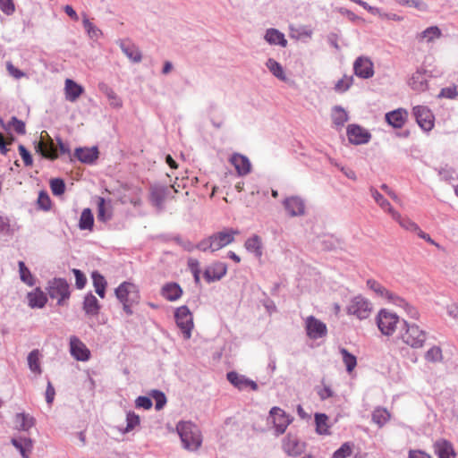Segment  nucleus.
<instances>
[{"instance_id":"1","label":"nucleus","mask_w":458,"mask_h":458,"mask_svg":"<svg viewBox=\"0 0 458 458\" xmlns=\"http://www.w3.org/2000/svg\"><path fill=\"white\" fill-rule=\"evenodd\" d=\"M182 446L189 451L198 450L202 443V437L198 426L191 421H181L176 426Z\"/></svg>"},{"instance_id":"2","label":"nucleus","mask_w":458,"mask_h":458,"mask_svg":"<svg viewBox=\"0 0 458 458\" xmlns=\"http://www.w3.org/2000/svg\"><path fill=\"white\" fill-rule=\"evenodd\" d=\"M115 295L123 303L126 314L131 315L133 313L131 307L138 304L140 299L138 287L132 283L123 282L115 289Z\"/></svg>"},{"instance_id":"3","label":"nucleus","mask_w":458,"mask_h":458,"mask_svg":"<svg viewBox=\"0 0 458 458\" xmlns=\"http://www.w3.org/2000/svg\"><path fill=\"white\" fill-rule=\"evenodd\" d=\"M428 333L414 323L403 320L400 337L402 341L413 349L421 348L427 340Z\"/></svg>"},{"instance_id":"4","label":"nucleus","mask_w":458,"mask_h":458,"mask_svg":"<svg viewBox=\"0 0 458 458\" xmlns=\"http://www.w3.org/2000/svg\"><path fill=\"white\" fill-rule=\"evenodd\" d=\"M47 291L51 299L57 300V305L59 306L65 305L71 295L70 284L66 279L61 277H55L50 280Z\"/></svg>"},{"instance_id":"5","label":"nucleus","mask_w":458,"mask_h":458,"mask_svg":"<svg viewBox=\"0 0 458 458\" xmlns=\"http://www.w3.org/2000/svg\"><path fill=\"white\" fill-rule=\"evenodd\" d=\"M174 318L178 327L183 334V337L190 339L193 328V318L189 308L185 305L177 308L174 312Z\"/></svg>"},{"instance_id":"6","label":"nucleus","mask_w":458,"mask_h":458,"mask_svg":"<svg viewBox=\"0 0 458 458\" xmlns=\"http://www.w3.org/2000/svg\"><path fill=\"white\" fill-rule=\"evenodd\" d=\"M400 322L399 317L386 310H381L377 317L378 329L385 335H392Z\"/></svg>"},{"instance_id":"7","label":"nucleus","mask_w":458,"mask_h":458,"mask_svg":"<svg viewBox=\"0 0 458 458\" xmlns=\"http://www.w3.org/2000/svg\"><path fill=\"white\" fill-rule=\"evenodd\" d=\"M371 310L370 302L361 296L354 297L347 306V313L356 316L360 320L367 318Z\"/></svg>"},{"instance_id":"8","label":"nucleus","mask_w":458,"mask_h":458,"mask_svg":"<svg viewBox=\"0 0 458 458\" xmlns=\"http://www.w3.org/2000/svg\"><path fill=\"white\" fill-rule=\"evenodd\" d=\"M412 111L419 126L425 131H431L435 118L430 109L425 106H417Z\"/></svg>"},{"instance_id":"9","label":"nucleus","mask_w":458,"mask_h":458,"mask_svg":"<svg viewBox=\"0 0 458 458\" xmlns=\"http://www.w3.org/2000/svg\"><path fill=\"white\" fill-rule=\"evenodd\" d=\"M305 327L307 335L311 339H318L324 337L327 333L326 324L316 318L314 316H309L306 318Z\"/></svg>"},{"instance_id":"10","label":"nucleus","mask_w":458,"mask_h":458,"mask_svg":"<svg viewBox=\"0 0 458 458\" xmlns=\"http://www.w3.org/2000/svg\"><path fill=\"white\" fill-rule=\"evenodd\" d=\"M238 231L233 228H226L223 231L214 233L210 235L215 251L227 246L234 241Z\"/></svg>"},{"instance_id":"11","label":"nucleus","mask_w":458,"mask_h":458,"mask_svg":"<svg viewBox=\"0 0 458 458\" xmlns=\"http://www.w3.org/2000/svg\"><path fill=\"white\" fill-rule=\"evenodd\" d=\"M269 414L273 420L277 435L284 434L289 424L292 422V419H290L285 411L279 407H273L270 410Z\"/></svg>"},{"instance_id":"12","label":"nucleus","mask_w":458,"mask_h":458,"mask_svg":"<svg viewBox=\"0 0 458 458\" xmlns=\"http://www.w3.org/2000/svg\"><path fill=\"white\" fill-rule=\"evenodd\" d=\"M347 136L349 141L354 145L368 143L371 138V134L368 131L357 124L348 125Z\"/></svg>"},{"instance_id":"13","label":"nucleus","mask_w":458,"mask_h":458,"mask_svg":"<svg viewBox=\"0 0 458 458\" xmlns=\"http://www.w3.org/2000/svg\"><path fill=\"white\" fill-rule=\"evenodd\" d=\"M47 140H41L35 144V150L44 158L55 160L58 157L57 148L54 140L47 134Z\"/></svg>"},{"instance_id":"14","label":"nucleus","mask_w":458,"mask_h":458,"mask_svg":"<svg viewBox=\"0 0 458 458\" xmlns=\"http://www.w3.org/2000/svg\"><path fill=\"white\" fill-rule=\"evenodd\" d=\"M283 205L290 216H301L305 213V201L299 196L284 199Z\"/></svg>"},{"instance_id":"15","label":"nucleus","mask_w":458,"mask_h":458,"mask_svg":"<svg viewBox=\"0 0 458 458\" xmlns=\"http://www.w3.org/2000/svg\"><path fill=\"white\" fill-rule=\"evenodd\" d=\"M227 380L237 389L243 390L250 387L253 391H257L259 386L257 383L244 375H241L235 371H230L226 374Z\"/></svg>"},{"instance_id":"16","label":"nucleus","mask_w":458,"mask_h":458,"mask_svg":"<svg viewBox=\"0 0 458 458\" xmlns=\"http://www.w3.org/2000/svg\"><path fill=\"white\" fill-rule=\"evenodd\" d=\"M149 191L151 203L158 210H162L164 208L165 200L170 193L169 187L165 185L155 184L150 187Z\"/></svg>"},{"instance_id":"17","label":"nucleus","mask_w":458,"mask_h":458,"mask_svg":"<svg viewBox=\"0 0 458 458\" xmlns=\"http://www.w3.org/2000/svg\"><path fill=\"white\" fill-rule=\"evenodd\" d=\"M353 70L356 76L362 79L371 78L374 74L373 63L369 58L360 56L353 64Z\"/></svg>"},{"instance_id":"18","label":"nucleus","mask_w":458,"mask_h":458,"mask_svg":"<svg viewBox=\"0 0 458 458\" xmlns=\"http://www.w3.org/2000/svg\"><path fill=\"white\" fill-rule=\"evenodd\" d=\"M71 354L77 360L86 361L90 357V352L86 345L76 336L70 338Z\"/></svg>"},{"instance_id":"19","label":"nucleus","mask_w":458,"mask_h":458,"mask_svg":"<svg viewBox=\"0 0 458 458\" xmlns=\"http://www.w3.org/2000/svg\"><path fill=\"white\" fill-rule=\"evenodd\" d=\"M227 272V265L224 262H216L208 267L204 271V278L207 282L219 281L225 276Z\"/></svg>"},{"instance_id":"20","label":"nucleus","mask_w":458,"mask_h":458,"mask_svg":"<svg viewBox=\"0 0 458 458\" xmlns=\"http://www.w3.org/2000/svg\"><path fill=\"white\" fill-rule=\"evenodd\" d=\"M98 149L92 148H77L74 151V157L84 164H93L98 158Z\"/></svg>"},{"instance_id":"21","label":"nucleus","mask_w":458,"mask_h":458,"mask_svg":"<svg viewBox=\"0 0 458 458\" xmlns=\"http://www.w3.org/2000/svg\"><path fill=\"white\" fill-rule=\"evenodd\" d=\"M231 164L234 166L238 174L246 175L250 172L251 165L249 158L242 154L234 153L230 157Z\"/></svg>"},{"instance_id":"22","label":"nucleus","mask_w":458,"mask_h":458,"mask_svg":"<svg viewBox=\"0 0 458 458\" xmlns=\"http://www.w3.org/2000/svg\"><path fill=\"white\" fill-rule=\"evenodd\" d=\"M408 113L403 108L391 111L386 114V122L394 128H402L407 120Z\"/></svg>"},{"instance_id":"23","label":"nucleus","mask_w":458,"mask_h":458,"mask_svg":"<svg viewBox=\"0 0 458 458\" xmlns=\"http://www.w3.org/2000/svg\"><path fill=\"white\" fill-rule=\"evenodd\" d=\"M434 450L438 458H455L456 456L453 445L445 439L436 441Z\"/></svg>"},{"instance_id":"24","label":"nucleus","mask_w":458,"mask_h":458,"mask_svg":"<svg viewBox=\"0 0 458 458\" xmlns=\"http://www.w3.org/2000/svg\"><path fill=\"white\" fill-rule=\"evenodd\" d=\"M123 53L133 63H140L142 59L141 52L139 47L130 41L122 40L119 44Z\"/></svg>"},{"instance_id":"25","label":"nucleus","mask_w":458,"mask_h":458,"mask_svg":"<svg viewBox=\"0 0 458 458\" xmlns=\"http://www.w3.org/2000/svg\"><path fill=\"white\" fill-rule=\"evenodd\" d=\"M27 299L30 307L33 309H41L47 301V294L39 287H37L33 292L29 293L27 294Z\"/></svg>"},{"instance_id":"26","label":"nucleus","mask_w":458,"mask_h":458,"mask_svg":"<svg viewBox=\"0 0 458 458\" xmlns=\"http://www.w3.org/2000/svg\"><path fill=\"white\" fill-rule=\"evenodd\" d=\"M409 85L413 90L425 91L428 89V76L425 72L420 70L415 72L409 81Z\"/></svg>"},{"instance_id":"27","label":"nucleus","mask_w":458,"mask_h":458,"mask_svg":"<svg viewBox=\"0 0 458 458\" xmlns=\"http://www.w3.org/2000/svg\"><path fill=\"white\" fill-rule=\"evenodd\" d=\"M161 295L167 301H177L182 295V289L177 283H167L161 289Z\"/></svg>"},{"instance_id":"28","label":"nucleus","mask_w":458,"mask_h":458,"mask_svg":"<svg viewBox=\"0 0 458 458\" xmlns=\"http://www.w3.org/2000/svg\"><path fill=\"white\" fill-rule=\"evenodd\" d=\"M65 98L70 102H75L83 93V88L71 79L65 81Z\"/></svg>"},{"instance_id":"29","label":"nucleus","mask_w":458,"mask_h":458,"mask_svg":"<svg viewBox=\"0 0 458 458\" xmlns=\"http://www.w3.org/2000/svg\"><path fill=\"white\" fill-rule=\"evenodd\" d=\"M264 38L270 45H279L283 47L287 46L284 35L276 29L267 30Z\"/></svg>"},{"instance_id":"30","label":"nucleus","mask_w":458,"mask_h":458,"mask_svg":"<svg viewBox=\"0 0 458 458\" xmlns=\"http://www.w3.org/2000/svg\"><path fill=\"white\" fill-rule=\"evenodd\" d=\"M83 310L87 315L96 316L99 313L100 304L92 293L86 294L83 301Z\"/></svg>"},{"instance_id":"31","label":"nucleus","mask_w":458,"mask_h":458,"mask_svg":"<svg viewBox=\"0 0 458 458\" xmlns=\"http://www.w3.org/2000/svg\"><path fill=\"white\" fill-rule=\"evenodd\" d=\"M391 216L393 219L398 222V224L407 231L417 233L418 230L420 229L419 225L416 223H414L408 217H403L401 214L395 211L394 209H391Z\"/></svg>"},{"instance_id":"32","label":"nucleus","mask_w":458,"mask_h":458,"mask_svg":"<svg viewBox=\"0 0 458 458\" xmlns=\"http://www.w3.org/2000/svg\"><path fill=\"white\" fill-rule=\"evenodd\" d=\"M244 246L248 251L254 253L257 258L262 256V242L259 235H253L248 238Z\"/></svg>"},{"instance_id":"33","label":"nucleus","mask_w":458,"mask_h":458,"mask_svg":"<svg viewBox=\"0 0 458 458\" xmlns=\"http://www.w3.org/2000/svg\"><path fill=\"white\" fill-rule=\"evenodd\" d=\"M15 423L18 429L27 431L35 425V419L24 412L17 413L15 415Z\"/></svg>"},{"instance_id":"34","label":"nucleus","mask_w":458,"mask_h":458,"mask_svg":"<svg viewBox=\"0 0 458 458\" xmlns=\"http://www.w3.org/2000/svg\"><path fill=\"white\" fill-rule=\"evenodd\" d=\"M371 418L375 424L382 428L390 420L391 414L386 408L377 407L373 411Z\"/></svg>"},{"instance_id":"35","label":"nucleus","mask_w":458,"mask_h":458,"mask_svg":"<svg viewBox=\"0 0 458 458\" xmlns=\"http://www.w3.org/2000/svg\"><path fill=\"white\" fill-rule=\"evenodd\" d=\"M348 118L346 111L342 106H334L332 110V120L336 128H342L348 121Z\"/></svg>"},{"instance_id":"36","label":"nucleus","mask_w":458,"mask_h":458,"mask_svg":"<svg viewBox=\"0 0 458 458\" xmlns=\"http://www.w3.org/2000/svg\"><path fill=\"white\" fill-rule=\"evenodd\" d=\"M82 16H83L82 24H83V27H84L88 36L91 39H95V40H97L99 38H101L103 36V33H102L101 30H99L96 25H94L89 20V18H88L86 13H83Z\"/></svg>"},{"instance_id":"37","label":"nucleus","mask_w":458,"mask_h":458,"mask_svg":"<svg viewBox=\"0 0 458 458\" xmlns=\"http://www.w3.org/2000/svg\"><path fill=\"white\" fill-rule=\"evenodd\" d=\"M328 417L325 413L315 414L316 432L319 435H330Z\"/></svg>"},{"instance_id":"38","label":"nucleus","mask_w":458,"mask_h":458,"mask_svg":"<svg viewBox=\"0 0 458 458\" xmlns=\"http://www.w3.org/2000/svg\"><path fill=\"white\" fill-rule=\"evenodd\" d=\"M266 66L275 77L283 81H286L283 66L277 61L269 58L266 63Z\"/></svg>"},{"instance_id":"39","label":"nucleus","mask_w":458,"mask_h":458,"mask_svg":"<svg viewBox=\"0 0 458 458\" xmlns=\"http://www.w3.org/2000/svg\"><path fill=\"white\" fill-rule=\"evenodd\" d=\"M94 225V216L89 208H85L81 212L79 228L81 230H91Z\"/></svg>"},{"instance_id":"40","label":"nucleus","mask_w":458,"mask_h":458,"mask_svg":"<svg viewBox=\"0 0 458 458\" xmlns=\"http://www.w3.org/2000/svg\"><path fill=\"white\" fill-rule=\"evenodd\" d=\"M339 352L342 354L343 362L346 367L347 372L351 373L357 365V358L344 347H341Z\"/></svg>"},{"instance_id":"41","label":"nucleus","mask_w":458,"mask_h":458,"mask_svg":"<svg viewBox=\"0 0 458 458\" xmlns=\"http://www.w3.org/2000/svg\"><path fill=\"white\" fill-rule=\"evenodd\" d=\"M12 444L20 451L23 457H28L26 451H30L32 448V440L28 437L13 438Z\"/></svg>"},{"instance_id":"42","label":"nucleus","mask_w":458,"mask_h":458,"mask_svg":"<svg viewBox=\"0 0 458 458\" xmlns=\"http://www.w3.org/2000/svg\"><path fill=\"white\" fill-rule=\"evenodd\" d=\"M18 267L21 280L29 286H33L35 284V279L25 263L23 261H19Z\"/></svg>"},{"instance_id":"43","label":"nucleus","mask_w":458,"mask_h":458,"mask_svg":"<svg viewBox=\"0 0 458 458\" xmlns=\"http://www.w3.org/2000/svg\"><path fill=\"white\" fill-rule=\"evenodd\" d=\"M28 365L32 372L41 374L42 370L39 365V352L35 349L31 351L28 355Z\"/></svg>"},{"instance_id":"44","label":"nucleus","mask_w":458,"mask_h":458,"mask_svg":"<svg viewBox=\"0 0 458 458\" xmlns=\"http://www.w3.org/2000/svg\"><path fill=\"white\" fill-rule=\"evenodd\" d=\"M98 205V219L102 222H106L111 219V213L107 212L106 208V199L102 197L97 198Z\"/></svg>"},{"instance_id":"45","label":"nucleus","mask_w":458,"mask_h":458,"mask_svg":"<svg viewBox=\"0 0 458 458\" xmlns=\"http://www.w3.org/2000/svg\"><path fill=\"white\" fill-rule=\"evenodd\" d=\"M370 193L377 204L383 209L387 210V212L391 215V209H394L389 201L384 198L382 194H380L375 188H370Z\"/></svg>"},{"instance_id":"46","label":"nucleus","mask_w":458,"mask_h":458,"mask_svg":"<svg viewBox=\"0 0 458 458\" xmlns=\"http://www.w3.org/2000/svg\"><path fill=\"white\" fill-rule=\"evenodd\" d=\"M367 286L376 293L378 296L387 299L390 292L385 288L380 283L374 279L367 280Z\"/></svg>"},{"instance_id":"47","label":"nucleus","mask_w":458,"mask_h":458,"mask_svg":"<svg viewBox=\"0 0 458 458\" xmlns=\"http://www.w3.org/2000/svg\"><path fill=\"white\" fill-rule=\"evenodd\" d=\"M426 360L429 362H439L443 359L442 350L439 346H433L425 353Z\"/></svg>"},{"instance_id":"48","label":"nucleus","mask_w":458,"mask_h":458,"mask_svg":"<svg viewBox=\"0 0 458 458\" xmlns=\"http://www.w3.org/2000/svg\"><path fill=\"white\" fill-rule=\"evenodd\" d=\"M353 444L344 443L334 454L332 458H347L352 455Z\"/></svg>"},{"instance_id":"49","label":"nucleus","mask_w":458,"mask_h":458,"mask_svg":"<svg viewBox=\"0 0 458 458\" xmlns=\"http://www.w3.org/2000/svg\"><path fill=\"white\" fill-rule=\"evenodd\" d=\"M50 188L54 195L60 196L65 191L64 181L61 178H54L50 180Z\"/></svg>"},{"instance_id":"50","label":"nucleus","mask_w":458,"mask_h":458,"mask_svg":"<svg viewBox=\"0 0 458 458\" xmlns=\"http://www.w3.org/2000/svg\"><path fill=\"white\" fill-rule=\"evenodd\" d=\"M440 36V29L437 26H431L423 30L420 37L421 38H426L428 42H430L434 38H439Z\"/></svg>"},{"instance_id":"51","label":"nucleus","mask_w":458,"mask_h":458,"mask_svg":"<svg viewBox=\"0 0 458 458\" xmlns=\"http://www.w3.org/2000/svg\"><path fill=\"white\" fill-rule=\"evenodd\" d=\"M99 89L106 94V96L108 97L109 99L112 100V102H111L112 106H114L115 107H120L122 106V102L116 96L115 92L112 89L107 87V85L101 83V84H99Z\"/></svg>"},{"instance_id":"52","label":"nucleus","mask_w":458,"mask_h":458,"mask_svg":"<svg viewBox=\"0 0 458 458\" xmlns=\"http://www.w3.org/2000/svg\"><path fill=\"white\" fill-rule=\"evenodd\" d=\"M284 450L289 455L297 456L301 454V448L299 446V443L296 440L288 439L284 443Z\"/></svg>"},{"instance_id":"53","label":"nucleus","mask_w":458,"mask_h":458,"mask_svg":"<svg viewBox=\"0 0 458 458\" xmlns=\"http://www.w3.org/2000/svg\"><path fill=\"white\" fill-rule=\"evenodd\" d=\"M352 76H344L335 83V89L338 92H344L349 89L352 84Z\"/></svg>"},{"instance_id":"54","label":"nucleus","mask_w":458,"mask_h":458,"mask_svg":"<svg viewBox=\"0 0 458 458\" xmlns=\"http://www.w3.org/2000/svg\"><path fill=\"white\" fill-rule=\"evenodd\" d=\"M151 396L154 398V400L156 402V404H155L156 410L159 411V410L163 409V407L166 403V397H165V394L159 390H153L151 392Z\"/></svg>"},{"instance_id":"55","label":"nucleus","mask_w":458,"mask_h":458,"mask_svg":"<svg viewBox=\"0 0 458 458\" xmlns=\"http://www.w3.org/2000/svg\"><path fill=\"white\" fill-rule=\"evenodd\" d=\"M8 127L13 128V130L21 135L26 133L25 123L21 120H19L16 116H13L8 122Z\"/></svg>"},{"instance_id":"56","label":"nucleus","mask_w":458,"mask_h":458,"mask_svg":"<svg viewBox=\"0 0 458 458\" xmlns=\"http://www.w3.org/2000/svg\"><path fill=\"white\" fill-rule=\"evenodd\" d=\"M38 206L40 209L47 211L51 208V199L48 196V194L45 191H40L38 200H37Z\"/></svg>"},{"instance_id":"57","label":"nucleus","mask_w":458,"mask_h":458,"mask_svg":"<svg viewBox=\"0 0 458 458\" xmlns=\"http://www.w3.org/2000/svg\"><path fill=\"white\" fill-rule=\"evenodd\" d=\"M91 277L95 290L106 287L107 283L105 277L98 271H93Z\"/></svg>"},{"instance_id":"58","label":"nucleus","mask_w":458,"mask_h":458,"mask_svg":"<svg viewBox=\"0 0 458 458\" xmlns=\"http://www.w3.org/2000/svg\"><path fill=\"white\" fill-rule=\"evenodd\" d=\"M72 273L75 276V285L78 289H82L87 284V277L82 271L77 268H73Z\"/></svg>"},{"instance_id":"59","label":"nucleus","mask_w":458,"mask_h":458,"mask_svg":"<svg viewBox=\"0 0 458 458\" xmlns=\"http://www.w3.org/2000/svg\"><path fill=\"white\" fill-rule=\"evenodd\" d=\"M126 428L127 432L132 430L137 425L140 424V417L134 412H128L126 417Z\"/></svg>"},{"instance_id":"60","label":"nucleus","mask_w":458,"mask_h":458,"mask_svg":"<svg viewBox=\"0 0 458 458\" xmlns=\"http://www.w3.org/2000/svg\"><path fill=\"white\" fill-rule=\"evenodd\" d=\"M196 249H198L201 251H204V252H206V251L215 252L210 235L208 237L203 239L202 241H200L196 245Z\"/></svg>"},{"instance_id":"61","label":"nucleus","mask_w":458,"mask_h":458,"mask_svg":"<svg viewBox=\"0 0 458 458\" xmlns=\"http://www.w3.org/2000/svg\"><path fill=\"white\" fill-rule=\"evenodd\" d=\"M0 9L6 15L13 14L15 11L13 0H0Z\"/></svg>"},{"instance_id":"62","label":"nucleus","mask_w":458,"mask_h":458,"mask_svg":"<svg viewBox=\"0 0 458 458\" xmlns=\"http://www.w3.org/2000/svg\"><path fill=\"white\" fill-rule=\"evenodd\" d=\"M18 149L24 162V165L26 166H30L33 163V159L30 151L23 145H19Z\"/></svg>"},{"instance_id":"63","label":"nucleus","mask_w":458,"mask_h":458,"mask_svg":"<svg viewBox=\"0 0 458 458\" xmlns=\"http://www.w3.org/2000/svg\"><path fill=\"white\" fill-rule=\"evenodd\" d=\"M458 96L456 87L443 88L438 95L439 98L454 99Z\"/></svg>"},{"instance_id":"64","label":"nucleus","mask_w":458,"mask_h":458,"mask_svg":"<svg viewBox=\"0 0 458 458\" xmlns=\"http://www.w3.org/2000/svg\"><path fill=\"white\" fill-rule=\"evenodd\" d=\"M6 70L11 76L17 80L26 76L22 71L16 68L10 61L6 63Z\"/></svg>"}]
</instances>
